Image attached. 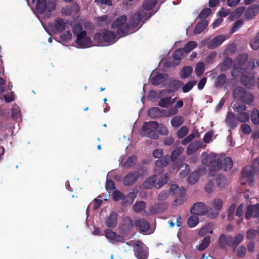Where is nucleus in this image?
<instances>
[{
  "instance_id": "f257e3e1",
  "label": "nucleus",
  "mask_w": 259,
  "mask_h": 259,
  "mask_svg": "<svg viewBox=\"0 0 259 259\" xmlns=\"http://www.w3.org/2000/svg\"><path fill=\"white\" fill-rule=\"evenodd\" d=\"M243 238L244 235L241 233H238L234 237L230 235L222 234L219 239V245L224 249H227L230 247L235 249L243 240Z\"/></svg>"
},
{
  "instance_id": "f03ea898",
  "label": "nucleus",
  "mask_w": 259,
  "mask_h": 259,
  "mask_svg": "<svg viewBox=\"0 0 259 259\" xmlns=\"http://www.w3.org/2000/svg\"><path fill=\"white\" fill-rule=\"evenodd\" d=\"M116 35L114 32L107 30H102L100 32L96 33L94 36V40L99 46H106L115 42Z\"/></svg>"
},
{
  "instance_id": "7ed1b4c3",
  "label": "nucleus",
  "mask_w": 259,
  "mask_h": 259,
  "mask_svg": "<svg viewBox=\"0 0 259 259\" xmlns=\"http://www.w3.org/2000/svg\"><path fill=\"white\" fill-rule=\"evenodd\" d=\"M158 128V123L156 121L145 122L142 127V135L151 139L157 140L159 138L156 132Z\"/></svg>"
},
{
  "instance_id": "20e7f679",
  "label": "nucleus",
  "mask_w": 259,
  "mask_h": 259,
  "mask_svg": "<svg viewBox=\"0 0 259 259\" xmlns=\"http://www.w3.org/2000/svg\"><path fill=\"white\" fill-rule=\"evenodd\" d=\"M257 171H259V157L254 159L252 165L246 166L243 169L241 177L250 184L254 180V174Z\"/></svg>"
},
{
  "instance_id": "39448f33",
  "label": "nucleus",
  "mask_w": 259,
  "mask_h": 259,
  "mask_svg": "<svg viewBox=\"0 0 259 259\" xmlns=\"http://www.w3.org/2000/svg\"><path fill=\"white\" fill-rule=\"evenodd\" d=\"M127 18L124 15L119 16L111 24L113 29H117L116 33L121 36L126 35L130 30V26L126 24Z\"/></svg>"
},
{
  "instance_id": "423d86ee",
  "label": "nucleus",
  "mask_w": 259,
  "mask_h": 259,
  "mask_svg": "<svg viewBox=\"0 0 259 259\" xmlns=\"http://www.w3.org/2000/svg\"><path fill=\"white\" fill-rule=\"evenodd\" d=\"M152 16V14L148 15L145 13L143 9H139L136 13L131 16L130 20V24L133 28H135L140 25L143 19H144L143 22V24L145 22L146 20H148Z\"/></svg>"
},
{
  "instance_id": "0eeeda50",
  "label": "nucleus",
  "mask_w": 259,
  "mask_h": 259,
  "mask_svg": "<svg viewBox=\"0 0 259 259\" xmlns=\"http://www.w3.org/2000/svg\"><path fill=\"white\" fill-rule=\"evenodd\" d=\"M240 79L241 83L247 89H252L255 87L256 79L253 72H242Z\"/></svg>"
},
{
  "instance_id": "6e6552de",
  "label": "nucleus",
  "mask_w": 259,
  "mask_h": 259,
  "mask_svg": "<svg viewBox=\"0 0 259 259\" xmlns=\"http://www.w3.org/2000/svg\"><path fill=\"white\" fill-rule=\"evenodd\" d=\"M36 9L41 14H44L47 10L52 12L55 10L56 5L52 1L37 0Z\"/></svg>"
},
{
  "instance_id": "1a4fd4ad",
  "label": "nucleus",
  "mask_w": 259,
  "mask_h": 259,
  "mask_svg": "<svg viewBox=\"0 0 259 259\" xmlns=\"http://www.w3.org/2000/svg\"><path fill=\"white\" fill-rule=\"evenodd\" d=\"M248 56L246 54L239 55L237 60L238 63H234L232 66V69L231 71V75L233 77H237L241 73L242 70V66L247 60Z\"/></svg>"
},
{
  "instance_id": "9d476101",
  "label": "nucleus",
  "mask_w": 259,
  "mask_h": 259,
  "mask_svg": "<svg viewBox=\"0 0 259 259\" xmlns=\"http://www.w3.org/2000/svg\"><path fill=\"white\" fill-rule=\"evenodd\" d=\"M133 227V223L132 219L126 216L121 220L119 226V230L122 234L126 236L130 234Z\"/></svg>"
},
{
  "instance_id": "9b49d317",
  "label": "nucleus",
  "mask_w": 259,
  "mask_h": 259,
  "mask_svg": "<svg viewBox=\"0 0 259 259\" xmlns=\"http://www.w3.org/2000/svg\"><path fill=\"white\" fill-rule=\"evenodd\" d=\"M104 233L106 237L113 244L118 242H124V239L123 236L118 235L117 233L111 229H106Z\"/></svg>"
},
{
  "instance_id": "f8f14e48",
  "label": "nucleus",
  "mask_w": 259,
  "mask_h": 259,
  "mask_svg": "<svg viewBox=\"0 0 259 259\" xmlns=\"http://www.w3.org/2000/svg\"><path fill=\"white\" fill-rule=\"evenodd\" d=\"M208 211L206 205L201 202H196L190 209V212L192 214L197 215H203Z\"/></svg>"
},
{
  "instance_id": "ddd939ff",
  "label": "nucleus",
  "mask_w": 259,
  "mask_h": 259,
  "mask_svg": "<svg viewBox=\"0 0 259 259\" xmlns=\"http://www.w3.org/2000/svg\"><path fill=\"white\" fill-rule=\"evenodd\" d=\"M140 173L137 171H132L125 175L123 179V183L125 186H130L136 183L139 179Z\"/></svg>"
},
{
  "instance_id": "4468645a",
  "label": "nucleus",
  "mask_w": 259,
  "mask_h": 259,
  "mask_svg": "<svg viewBox=\"0 0 259 259\" xmlns=\"http://www.w3.org/2000/svg\"><path fill=\"white\" fill-rule=\"evenodd\" d=\"M68 23L69 21L67 19L58 18L55 20L52 29L55 32H62L65 30L66 26Z\"/></svg>"
},
{
  "instance_id": "2eb2a0df",
  "label": "nucleus",
  "mask_w": 259,
  "mask_h": 259,
  "mask_svg": "<svg viewBox=\"0 0 259 259\" xmlns=\"http://www.w3.org/2000/svg\"><path fill=\"white\" fill-rule=\"evenodd\" d=\"M258 217L259 204L248 205L245 213V218L247 220H249L252 218H257Z\"/></svg>"
},
{
  "instance_id": "dca6fc26",
  "label": "nucleus",
  "mask_w": 259,
  "mask_h": 259,
  "mask_svg": "<svg viewBox=\"0 0 259 259\" xmlns=\"http://www.w3.org/2000/svg\"><path fill=\"white\" fill-rule=\"evenodd\" d=\"M168 207V203L166 202H158L151 206L149 211L153 214H157L164 212Z\"/></svg>"
},
{
  "instance_id": "f3484780",
  "label": "nucleus",
  "mask_w": 259,
  "mask_h": 259,
  "mask_svg": "<svg viewBox=\"0 0 259 259\" xmlns=\"http://www.w3.org/2000/svg\"><path fill=\"white\" fill-rule=\"evenodd\" d=\"M118 215L117 212H112L105 219V224L106 227L112 229L115 228L117 225Z\"/></svg>"
},
{
  "instance_id": "a211bd4d",
  "label": "nucleus",
  "mask_w": 259,
  "mask_h": 259,
  "mask_svg": "<svg viewBox=\"0 0 259 259\" xmlns=\"http://www.w3.org/2000/svg\"><path fill=\"white\" fill-rule=\"evenodd\" d=\"M91 41V38L89 36H87L86 31H83L77 36L75 43L79 46L85 47L90 45Z\"/></svg>"
},
{
  "instance_id": "6ab92c4d",
  "label": "nucleus",
  "mask_w": 259,
  "mask_h": 259,
  "mask_svg": "<svg viewBox=\"0 0 259 259\" xmlns=\"http://www.w3.org/2000/svg\"><path fill=\"white\" fill-rule=\"evenodd\" d=\"M226 36L224 35H220L211 39L206 44L207 47L209 49H213L221 45L225 40Z\"/></svg>"
},
{
  "instance_id": "aec40b11",
  "label": "nucleus",
  "mask_w": 259,
  "mask_h": 259,
  "mask_svg": "<svg viewBox=\"0 0 259 259\" xmlns=\"http://www.w3.org/2000/svg\"><path fill=\"white\" fill-rule=\"evenodd\" d=\"M168 158L164 157L155 161V165L156 168L154 172L156 174H160L163 172V167L168 164Z\"/></svg>"
},
{
  "instance_id": "412c9836",
  "label": "nucleus",
  "mask_w": 259,
  "mask_h": 259,
  "mask_svg": "<svg viewBox=\"0 0 259 259\" xmlns=\"http://www.w3.org/2000/svg\"><path fill=\"white\" fill-rule=\"evenodd\" d=\"M135 226L140 232H147L150 228L148 222L144 219H139L135 222Z\"/></svg>"
},
{
  "instance_id": "4be33fe9",
  "label": "nucleus",
  "mask_w": 259,
  "mask_h": 259,
  "mask_svg": "<svg viewBox=\"0 0 259 259\" xmlns=\"http://www.w3.org/2000/svg\"><path fill=\"white\" fill-rule=\"evenodd\" d=\"M156 4V0H144L142 7L139 9H143L144 12H145V13L148 15L149 14H152L153 15V13L148 12V11L152 10L155 7Z\"/></svg>"
},
{
  "instance_id": "5701e85b",
  "label": "nucleus",
  "mask_w": 259,
  "mask_h": 259,
  "mask_svg": "<svg viewBox=\"0 0 259 259\" xmlns=\"http://www.w3.org/2000/svg\"><path fill=\"white\" fill-rule=\"evenodd\" d=\"M259 13V5L250 6L245 12V17L248 19H253Z\"/></svg>"
},
{
  "instance_id": "b1692460",
  "label": "nucleus",
  "mask_w": 259,
  "mask_h": 259,
  "mask_svg": "<svg viewBox=\"0 0 259 259\" xmlns=\"http://www.w3.org/2000/svg\"><path fill=\"white\" fill-rule=\"evenodd\" d=\"M237 116L232 112H229L226 118V122L227 125L231 128H233L238 125Z\"/></svg>"
},
{
  "instance_id": "393cba45",
  "label": "nucleus",
  "mask_w": 259,
  "mask_h": 259,
  "mask_svg": "<svg viewBox=\"0 0 259 259\" xmlns=\"http://www.w3.org/2000/svg\"><path fill=\"white\" fill-rule=\"evenodd\" d=\"M232 66L233 60L231 58L228 57H226L219 65L221 72L228 71Z\"/></svg>"
},
{
  "instance_id": "a878e982",
  "label": "nucleus",
  "mask_w": 259,
  "mask_h": 259,
  "mask_svg": "<svg viewBox=\"0 0 259 259\" xmlns=\"http://www.w3.org/2000/svg\"><path fill=\"white\" fill-rule=\"evenodd\" d=\"M223 201L220 198L214 199L212 202V205L215 210L212 213L213 218H215L219 215V211L222 209L223 206Z\"/></svg>"
},
{
  "instance_id": "bb28decb",
  "label": "nucleus",
  "mask_w": 259,
  "mask_h": 259,
  "mask_svg": "<svg viewBox=\"0 0 259 259\" xmlns=\"http://www.w3.org/2000/svg\"><path fill=\"white\" fill-rule=\"evenodd\" d=\"M246 91L243 87L237 86L233 91V97L236 100L240 101Z\"/></svg>"
},
{
  "instance_id": "cd10ccee",
  "label": "nucleus",
  "mask_w": 259,
  "mask_h": 259,
  "mask_svg": "<svg viewBox=\"0 0 259 259\" xmlns=\"http://www.w3.org/2000/svg\"><path fill=\"white\" fill-rule=\"evenodd\" d=\"M227 80V76L224 73H221L215 78L214 82V87L217 89L222 88Z\"/></svg>"
},
{
  "instance_id": "c85d7f7f",
  "label": "nucleus",
  "mask_w": 259,
  "mask_h": 259,
  "mask_svg": "<svg viewBox=\"0 0 259 259\" xmlns=\"http://www.w3.org/2000/svg\"><path fill=\"white\" fill-rule=\"evenodd\" d=\"M162 111L164 110H161L158 107H153L149 109L148 111V115L152 119H156L161 116Z\"/></svg>"
},
{
  "instance_id": "c756f323",
  "label": "nucleus",
  "mask_w": 259,
  "mask_h": 259,
  "mask_svg": "<svg viewBox=\"0 0 259 259\" xmlns=\"http://www.w3.org/2000/svg\"><path fill=\"white\" fill-rule=\"evenodd\" d=\"M156 175H154L147 179L143 183V186L147 189H150L155 185L156 180Z\"/></svg>"
},
{
  "instance_id": "7c9ffc66",
  "label": "nucleus",
  "mask_w": 259,
  "mask_h": 259,
  "mask_svg": "<svg viewBox=\"0 0 259 259\" xmlns=\"http://www.w3.org/2000/svg\"><path fill=\"white\" fill-rule=\"evenodd\" d=\"M184 121V119L183 116L176 115L171 119L170 123L172 127L177 128L183 123Z\"/></svg>"
},
{
  "instance_id": "2f4dec72",
  "label": "nucleus",
  "mask_w": 259,
  "mask_h": 259,
  "mask_svg": "<svg viewBox=\"0 0 259 259\" xmlns=\"http://www.w3.org/2000/svg\"><path fill=\"white\" fill-rule=\"evenodd\" d=\"M183 83L178 80H173L169 82V87L170 89L168 91V92L170 93H175L178 91L179 89L182 87Z\"/></svg>"
},
{
  "instance_id": "473e14b6",
  "label": "nucleus",
  "mask_w": 259,
  "mask_h": 259,
  "mask_svg": "<svg viewBox=\"0 0 259 259\" xmlns=\"http://www.w3.org/2000/svg\"><path fill=\"white\" fill-rule=\"evenodd\" d=\"M208 25V22L206 20H202L199 22L196 25L194 29V33L195 34L201 33L206 28Z\"/></svg>"
},
{
  "instance_id": "72a5a7b5",
  "label": "nucleus",
  "mask_w": 259,
  "mask_h": 259,
  "mask_svg": "<svg viewBox=\"0 0 259 259\" xmlns=\"http://www.w3.org/2000/svg\"><path fill=\"white\" fill-rule=\"evenodd\" d=\"M254 99L253 95L246 91L240 101L245 104L251 105L254 102Z\"/></svg>"
},
{
  "instance_id": "f704fd0d",
  "label": "nucleus",
  "mask_w": 259,
  "mask_h": 259,
  "mask_svg": "<svg viewBox=\"0 0 259 259\" xmlns=\"http://www.w3.org/2000/svg\"><path fill=\"white\" fill-rule=\"evenodd\" d=\"M137 161V157L136 155L129 156L123 164V167L126 168L133 167L135 166Z\"/></svg>"
},
{
  "instance_id": "c9c22d12",
  "label": "nucleus",
  "mask_w": 259,
  "mask_h": 259,
  "mask_svg": "<svg viewBox=\"0 0 259 259\" xmlns=\"http://www.w3.org/2000/svg\"><path fill=\"white\" fill-rule=\"evenodd\" d=\"M135 255L139 259H147L148 253L144 247L137 248L135 249Z\"/></svg>"
},
{
  "instance_id": "e433bc0d",
  "label": "nucleus",
  "mask_w": 259,
  "mask_h": 259,
  "mask_svg": "<svg viewBox=\"0 0 259 259\" xmlns=\"http://www.w3.org/2000/svg\"><path fill=\"white\" fill-rule=\"evenodd\" d=\"M233 165L232 159L229 157H226L222 160V169L224 171L229 170Z\"/></svg>"
},
{
  "instance_id": "4c0bfd02",
  "label": "nucleus",
  "mask_w": 259,
  "mask_h": 259,
  "mask_svg": "<svg viewBox=\"0 0 259 259\" xmlns=\"http://www.w3.org/2000/svg\"><path fill=\"white\" fill-rule=\"evenodd\" d=\"M209 164L211 171H216L222 169V160L220 159L210 161Z\"/></svg>"
},
{
  "instance_id": "58836bf2",
  "label": "nucleus",
  "mask_w": 259,
  "mask_h": 259,
  "mask_svg": "<svg viewBox=\"0 0 259 259\" xmlns=\"http://www.w3.org/2000/svg\"><path fill=\"white\" fill-rule=\"evenodd\" d=\"M200 170H195L192 172L188 177V182L191 184H195L199 179Z\"/></svg>"
},
{
  "instance_id": "ea45409f",
  "label": "nucleus",
  "mask_w": 259,
  "mask_h": 259,
  "mask_svg": "<svg viewBox=\"0 0 259 259\" xmlns=\"http://www.w3.org/2000/svg\"><path fill=\"white\" fill-rule=\"evenodd\" d=\"M200 147V144L197 142H194L190 143L187 148V154L189 155L193 154L199 149Z\"/></svg>"
},
{
  "instance_id": "a19ab883",
  "label": "nucleus",
  "mask_w": 259,
  "mask_h": 259,
  "mask_svg": "<svg viewBox=\"0 0 259 259\" xmlns=\"http://www.w3.org/2000/svg\"><path fill=\"white\" fill-rule=\"evenodd\" d=\"M164 80V75L163 74L159 73L152 77L151 82L154 85H158L162 83Z\"/></svg>"
},
{
  "instance_id": "79ce46f5",
  "label": "nucleus",
  "mask_w": 259,
  "mask_h": 259,
  "mask_svg": "<svg viewBox=\"0 0 259 259\" xmlns=\"http://www.w3.org/2000/svg\"><path fill=\"white\" fill-rule=\"evenodd\" d=\"M233 109L235 112H237L238 113H240L241 112L245 111L246 110V106L245 104L242 102H236L235 103L233 106Z\"/></svg>"
},
{
  "instance_id": "37998d69",
  "label": "nucleus",
  "mask_w": 259,
  "mask_h": 259,
  "mask_svg": "<svg viewBox=\"0 0 259 259\" xmlns=\"http://www.w3.org/2000/svg\"><path fill=\"white\" fill-rule=\"evenodd\" d=\"M168 180V176L167 174H164L163 176H161L158 182L155 184L154 187L156 189H159L162 187L165 184H166Z\"/></svg>"
},
{
  "instance_id": "c03bdc74",
  "label": "nucleus",
  "mask_w": 259,
  "mask_h": 259,
  "mask_svg": "<svg viewBox=\"0 0 259 259\" xmlns=\"http://www.w3.org/2000/svg\"><path fill=\"white\" fill-rule=\"evenodd\" d=\"M197 46V43L195 41H189L186 44L183 48L185 53H188L196 48Z\"/></svg>"
},
{
  "instance_id": "a18cd8bd",
  "label": "nucleus",
  "mask_w": 259,
  "mask_h": 259,
  "mask_svg": "<svg viewBox=\"0 0 259 259\" xmlns=\"http://www.w3.org/2000/svg\"><path fill=\"white\" fill-rule=\"evenodd\" d=\"M181 171L180 172V177L182 178L186 177L190 171L189 164L187 163H183L180 167Z\"/></svg>"
},
{
  "instance_id": "49530a36",
  "label": "nucleus",
  "mask_w": 259,
  "mask_h": 259,
  "mask_svg": "<svg viewBox=\"0 0 259 259\" xmlns=\"http://www.w3.org/2000/svg\"><path fill=\"white\" fill-rule=\"evenodd\" d=\"M158 105L163 108H167L171 105V97H166L163 98L158 102Z\"/></svg>"
},
{
  "instance_id": "de8ad7c7",
  "label": "nucleus",
  "mask_w": 259,
  "mask_h": 259,
  "mask_svg": "<svg viewBox=\"0 0 259 259\" xmlns=\"http://www.w3.org/2000/svg\"><path fill=\"white\" fill-rule=\"evenodd\" d=\"M250 46L254 50H257L259 48V32L250 40Z\"/></svg>"
},
{
  "instance_id": "09e8293b",
  "label": "nucleus",
  "mask_w": 259,
  "mask_h": 259,
  "mask_svg": "<svg viewBox=\"0 0 259 259\" xmlns=\"http://www.w3.org/2000/svg\"><path fill=\"white\" fill-rule=\"evenodd\" d=\"M237 119L238 121L245 122L249 119V114L246 112H241L237 115Z\"/></svg>"
},
{
  "instance_id": "8fccbe9b",
  "label": "nucleus",
  "mask_w": 259,
  "mask_h": 259,
  "mask_svg": "<svg viewBox=\"0 0 259 259\" xmlns=\"http://www.w3.org/2000/svg\"><path fill=\"white\" fill-rule=\"evenodd\" d=\"M251 120L253 124H259V111L256 109H253L251 112Z\"/></svg>"
},
{
  "instance_id": "3c124183",
  "label": "nucleus",
  "mask_w": 259,
  "mask_h": 259,
  "mask_svg": "<svg viewBox=\"0 0 259 259\" xmlns=\"http://www.w3.org/2000/svg\"><path fill=\"white\" fill-rule=\"evenodd\" d=\"M146 203L143 201H140L136 202L133 205V209L136 212H140L145 209Z\"/></svg>"
},
{
  "instance_id": "603ef678",
  "label": "nucleus",
  "mask_w": 259,
  "mask_h": 259,
  "mask_svg": "<svg viewBox=\"0 0 259 259\" xmlns=\"http://www.w3.org/2000/svg\"><path fill=\"white\" fill-rule=\"evenodd\" d=\"M188 225L190 228L195 227L199 223V218L196 215H191L188 218Z\"/></svg>"
},
{
  "instance_id": "864d4df0",
  "label": "nucleus",
  "mask_w": 259,
  "mask_h": 259,
  "mask_svg": "<svg viewBox=\"0 0 259 259\" xmlns=\"http://www.w3.org/2000/svg\"><path fill=\"white\" fill-rule=\"evenodd\" d=\"M192 72V68L190 66H185L181 71L180 76L182 78L188 77Z\"/></svg>"
},
{
  "instance_id": "5fc2aeb1",
  "label": "nucleus",
  "mask_w": 259,
  "mask_h": 259,
  "mask_svg": "<svg viewBox=\"0 0 259 259\" xmlns=\"http://www.w3.org/2000/svg\"><path fill=\"white\" fill-rule=\"evenodd\" d=\"M205 71V65L203 62H198L195 70V73L197 76H201Z\"/></svg>"
},
{
  "instance_id": "6e6d98bb",
  "label": "nucleus",
  "mask_w": 259,
  "mask_h": 259,
  "mask_svg": "<svg viewBox=\"0 0 259 259\" xmlns=\"http://www.w3.org/2000/svg\"><path fill=\"white\" fill-rule=\"evenodd\" d=\"M184 148L182 147H178L172 151L171 154V159L174 161L183 152Z\"/></svg>"
},
{
  "instance_id": "4d7b16f0",
  "label": "nucleus",
  "mask_w": 259,
  "mask_h": 259,
  "mask_svg": "<svg viewBox=\"0 0 259 259\" xmlns=\"http://www.w3.org/2000/svg\"><path fill=\"white\" fill-rule=\"evenodd\" d=\"M210 243V237H205L202 240V242L200 244L198 247V250L202 251L206 248Z\"/></svg>"
},
{
  "instance_id": "13d9d810",
  "label": "nucleus",
  "mask_w": 259,
  "mask_h": 259,
  "mask_svg": "<svg viewBox=\"0 0 259 259\" xmlns=\"http://www.w3.org/2000/svg\"><path fill=\"white\" fill-rule=\"evenodd\" d=\"M207 233H212V230L211 229V226L209 224L205 225L199 231V235L201 237L204 236Z\"/></svg>"
},
{
  "instance_id": "bf43d9fd",
  "label": "nucleus",
  "mask_w": 259,
  "mask_h": 259,
  "mask_svg": "<svg viewBox=\"0 0 259 259\" xmlns=\"http://www.w3.org/2000/svg\"><path fill=\"white\" fill-rule=\"evenodd\" d=\"M257 234H258V229H249L246 232V238L248 240H253Z\"/></svg>"
},
{
  "instance_id": "052dcab7",
  "label": "nucleus",
  "mask_w": 259,
  "mask_h": 259,
  "mask_svg": "<svg viewBox=\"0 0 259 259\" xmlns=\"http://www.w3.org/2000/svg\"><path fill=\"white\" fill-rule=\"evenodd\" d=\"M188 131L187 126H183L177 131V136L179 139H182L187 135Z\"/></svg>"
},
{
  "instance_id": "680f3d73",
  "label": "nucleus",
  "mask_w": 259,
  "mask_h": 259,
  "mask_svg": "<svg viewBox=\"0 0 259 259\" xmlns=\"http://www.w3.org/2000/svg\"><path fill=\"white\" fill-rule=\"evenodd\" d=\"M185 51L183 48L177 49L172 55V57L175 60H180L184 55Z\"/></svg>"
},
{
  "instance_id": "e2e57ef3",
  "label": "nucleus",
  "mask_w": 259,
  "mask_h": 259,
  "mask_svg": "<svg viewBox=\"0 0 259 259\" xmlns=\"http://www.w3.org/2000/svg\"><path fill=\"white\" fill-rule=\"evenodd\" d=\"M211 13V10L210 8H205L200 12L198 18L200 19L205 20L204 19L208 17L210 15Z\"/></svg>"
},
{
  "instance_id": "0e129e2a",
  "label": "nucleus",
  "mask_w": 259,
  "mask_h": 259,
  "mask_svg": "<svg viewBox=\"0 0 259 259\" xmlns=\"http://www.w3.org/2000/svg\"><path fill=\"white\" fill-rule=\"evenodd\" d=\"M236 207V204L233 203L232 204L228 209V219L229 221H231L233 220L234 213Z\"/></svg>"
},
{
  "instance_id": "69168bd1",
  "label": "nucleus",
  "mask_w": 259,
  "mask_h": 259,
  "mask_svg": "<svg viewBox=\"0 0 259 259\" xmlns=\"http://www.w3.org/2000/svg\"><path fill=\"white\" fill-rule=\"evenodd\" d=\"M246 253V248L244 246H239L236 251L237 256L239 258H242L245 256Z\"/></svg>"
},
{
  "instance_id": "338daca9",
  "label": "nucleus",
  "mask_w": 259,
  "mask_h": 259,
  "mask_svg": "<svg viewBox=\"0 0 259 259\" xmlns=\"http://www.w3.org/2000/svg\"><path fill=\"white\" fill-rule=\"evenodd\" d=\"M196 82V81H188L183 86L182 88L183 92L184 93H187L189 92L192 89L193 87L195 84Z\"/></svg>"
},
{
  "instance_id": "774afa93",
  "label": "nucleus",
  "mask_w": 259,
  "mask_h": 259,
  "mask_svg": "<svg viewBox=\"0 0 259 259\" xmlns=\"http://www.w3.org/2000/svg\"><path fill=\"white\" fill-rule=\"evenodd\" d=\"M72 34L70 31H66L60 35V38L62 41H67L71 39Z\"/></svg>"
}]
</instances>
